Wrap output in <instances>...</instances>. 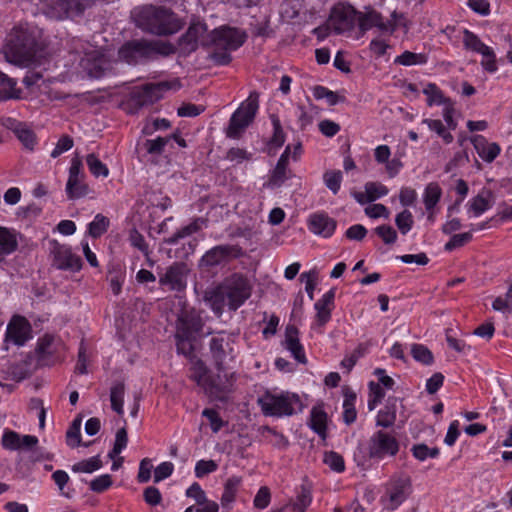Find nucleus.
<instances>
[{"label": "nucleus", "instance_id": "nucleus-1", "mask_svg": "<svg viewBox=\"0 0 512 512\" xmlns=\"http://www.w3.org/2000/svg\"><path fill=\"white\" fill-rule=\"evenodd\" d=\"M252 293V284L242 274L234 273L226 277L213 290L206 292L205 300L211 309L220 316L227 306L230 311H236Z\"/></svg>", "mask_w": 512, "mask_h": 512}, {"label": "nucleus", "instance_id": "nucleus-2", "mask_svg": "<svg viewBox=\"0 0 512 512\" xmlns=\"http://www.w3.org/2000/svg\"><path fill=\"white\" fill-rule=\"evenodd\" d=\"M131 17L142 31L157 36L175 34L182 26L176 14L163 6L144 5L134 8Z\"/></svg>", "mask_w": 512, "mask_h": 512}, {"label": "nucleus", "instance_id": "nucleus-3", "mask_svg": "<svg viewBox=\"0 0 512 512\" xmlns=\"http://www.w3.org/2000/svg\"><path fill=\"white\" fill-rule=\"evenodd\" d=\"M37 31L27 23L13 27L4 46L6 59L17 65H28L37 52Z\"/></svg>", "mask_w": 512, "mask_h": 512}, {"label": "nucleus", "instance_id": "nucleus-4", "mask_svg": "<svg viewBox=\"0 0 512 512\" xmlns=\"http://www.w3.org/2000/svg\"><path fill=\"white\" fill-rule=\"evenodd\" d=\"M175 53V47L164 41L134 40L127 42L119 49V58L128 64H136L141 60L155 59L158 55L169 56Z\"/></svg>", "mask_w": 512, "mask_h": 512}, {"label": "nucleus", "instance_id": "nucleus-5", "mask_svg": "<svg viewBox=\"0 0 512 512\" xmlns=\"http://www.w3.org/2000/svg\"><path fill=\"white\" fill-rule=\"evenodd\" d=\"M245 32L232 27L223 26L212 32L211 41L214 52L211 58L216 64L227 65L231 62L230 51L238 49L246 40Z\"/></svg>", "mask_w": 512, "mask_h": 512}, {"label": "nucleus", "instance_id": "nucleus-6", "mask_svg": "<svg viewBox=\"0 0 512 512\" xmlns=\"http://www.w3.org/2000/svg\"><path fill=\"white\" fill-rule=\"evenodd\" d=\"M258 109L259 93L252 91L232 114L226 129V136L233 139L240 138L245 129L253 122Z\"/></svg>", "mask_w": 512, "mask_h": 512}, {"label": "nucleus", "instance_id": "nucleus-7", "mask_svg": "<svg viewBox=\"0 0 512 512\" xmlns=\"http://www.w3.org/2000/svg\"><path fill=\"white\" fill-rule=\"evenodd\" d=\"M258 404L264 415L282 417L293 415L296 412V407H300L301 402L299 396L293 393L272 394L266 392L258 398Z\"/></svg>", "mask_w": 512, "mask_h": 512}, {"label": "nucleus", "instance_id": "nucleus-8", "mask_svg": "<svg viewBox=\"0 0 512 512\" xmlns=\"http://www.w3.org/2000/svg\"><path fill=\"white\" fill-rule=\"evenodd\" d=\"M235 382L234 372H229L228 369L217 370L215 374L210 373L203 390L211 400L226 401L234 391Z\"/></svg>", "mask_w": 512, "mask_h": 512}, {"label": "nucleus", "instance_id": "nucleus-9", "mask_svg": "<svg viewBox=\"0 0 512 512\" xmlns=\"http://www.w3.org/2000/svg\"><path fill=\"white\" fill-rule=\"evenodd\" d=\"M96 0H52L47 4L45 13L53 19L62 20L67 17L81 15Z\"/></svg>", "mask_w": 512, "mask_h": 512}, {"label": "nucleus", "instance_id": "nucleus-10", "mask_svg": "<svg viewBox=\"0 0 512 512\" xmlns=\"http://www.w3.org/2000/svg\"><path fill=\"white\" fill-rule=\"evenodd\" d=\"M399 451L397 439L382 430L375 432L368 442V455L371 459H384L395 456Z\"/></svg>", "mask_w": 512, "mask_h": 512}, {"label": "nucleus", "instance_id": "nucleus-11", "mask_svg": "<svg viewBox=\"0 0 512 512\" xmlns=\"http://www.w3.org/2000/svg\"><path fill=\"white\" fill-rule=\"evenodd\" d=\"M181 87L179 80L162 81L158 83H149L134 93L133 99L136 105L143 107L151 105L163 97V94L169 90H178Z\"/></svg>", "mask_w": 512, "mask_h": 512}, {"label": "nucleus", "instance_id": "nucleus-12", "mask_svg": "<svg viewBox=\"0 0 512 512\" xmlns=\"http://www.w3.org/2000/svg\"><path fill=\"white\" fill-rule=\"evenodd\" d=\"M50 245V255L52 265L59 270L79 271L82 267L81 258L74 254L68 245L60 244L52 240Z\"/></svg>", "mask_w": 512, "mask_h": 512}, {"label": "nucleus", "instance_id": "nucleus-13", "mask_svg": "<svg viewBox=\"0 0 512 512\" xmlns=\"http://www.w3.org/2000/svg\"><path fill=\"white\" fill-rule=\"evenodd\" d=\"M209 347L216 370L228 369L229 362L234 359L229 338L218 333L211 338Z\"/></svg>", "mask_w": 512, "mask_h": 512}, {"label": "nucleus", "instance_id": "nucleus-14", "mask_svg": "<svg viewBox=\"0 0 512 512\" xmlns=\"http://www.w3.org/2000/svg\"><path fill=\"white\" fill-rule=\"evenodd\" d=\"M358 13L350 5H337L330 14V24L337 34L351 31L358 21Z\"/></svg>", "mask_w": 512, "mask_h": 512}, {"label": "nucleus", "instance_id": "nucleus-15", "mask_svg": "<svg viewBox=\"0 0 512 512\" xmlns=\"http://www.w3.org/2000/svg\"><path fill=\"white\" fill-rule=\"evenodd\" d=\"M243 254L237 245H218L208 250L202 257L201 263L213 267L227 262L232 258H238Z\"/></svg>", "mask_w": 512, "mask_h": 512}, {"label": "nucleus", "instance_id": "nucleus-16", "mask_svg": "<svg viewBox=\"0 0 512 512\" xmlns=\"http://www.w3.org/2000/svg\"><path fill=\"white\" fill-rule=\"evenodd\" d=\"M80 65L91 78H100L112 69V62L99 51L86 54Z\"/></svg>", "mask_w": 512, "mask_h": 512}, {"label": "nucleus", "instance_id": "nucleus-17", "mask_svg": "<svg viewBox=\"0 0 512 512\" xmlns=\"http://www.w3.org/2000/svg\"><path fill=\"white\" fill-rule=\"evenodd\" d=\"M393 21H384L381 14L372 10L367 13H359L358 14V24L362 33H365L367 30L372 27H377L381 31L391 32L393 33L396 29V19L398 18V14L394 11L391 14Z\"/></svg>", "mask_w": 512, "mask_h": 512}, {"label": "nucleus", "instance_id": "nucleus-18", "mask_svg": "<svg viewBox=\"0 0 512 512\" xmlns=\"http://www.w3.org/2000/svg\"><path fill=\"white\" fill-rule=\"evenodd\" d=\"M207 32V26L204 23H192L186 33L179 39V45L184 53L195 51L198 44L205 45L204 35Z\"/></svg>", "mask_w": 512, "mask_h": 512}, {"label": "nucleus", "instance_id": "nucleus-19", "mask_svg": "<svg viewBox=\"0 0 512 512\" xmlns=\"http://www.w3.org/2000/svg\"><path fill=\"white\" fill-rule=\"evenodd\" d=\"M30 333L29 322L22 316H14L8 324L6 339L22 346L31 337Z\"/></svg>", "mask_w": 512, "mask_h": 512}, {"label": "nucleus", "instance_id": "nucleus-20", "mask_svg": "<svg viewBox=\"0 0 512 512\" xmlns=\"http://www.w3.org/2000/svg\"><path fill=\"white\" fill-rule=\"evenodd\" d=\"M159 284L167 286L170 290L180 291L186 286V271L185 265L181 263H174L159 278Z\"/></svg>", "mask_w": 512, "mask_h": 512}, {"label": "nucleus", "instance_id": "nucleus-21", "mask_svg": "<svg viewBox=\"0 0 512 512\" xmlns=\"http://www.w3.org/2000/svg\"><path fill=\"white\" fill-rule=\"evenodd\" d=\"M336 221L326 213H314L308 219L309 230L324 238L330 237L336 229Z\"/></svg>", "mask_w": 512, "mask_h": 512}, {"label": "nucleus", "instance_id": "nucleus-22", "mask_svg": "<svg viewBox=\"0 0 512 512\" xmlns=\"http://www.w3.org/2000/svg\"><path fill=\"white\" fill-rule=\"evenodd\" d=\"M283 345L288 351H290L297 362L301 364L307 363L304 348L299 340V330L296 326L291 324L286 326Z\"/></svg>", "mask_w": 512, "mask_h": 512}, {"label": "nucleus", "instance_id": "nucleus-23", "mask_svg": "<svg viewBox=\"0 0 512 512\" xmlns=\"http://www.w3.org/2000/svg\"><path fill=\"white\" fill-rule=\"evenodd\" d=\"M471 141L480 158L487 163L493 162L500 154V146L497 143H488L482 135L474 136Z\"/></svg>", "mask_w": 512, "mask_h": 512}, {"label": "nucleus", "instance_id": "nucleus-24", "mask_svg": "<svg viewBox=\"0 0 512 512\" xmlns=\"http://www.w3.org/2000/svg\"><path fill=\"white\" fill-rule=\"evenodd\" d=\"M334 289L329 290L315 303L316 324L320 327L324 326L331 318V311L334 306Z\"/></svg>", "mask_w": 512, "mask_h": 512}, {"label": "nucleus", "instance_id": "nucleus-25", "mask_svg": "<svg viewBox=\"0 0 512 512\" xmlns=\"http://www.w3.org/2000/svg\"><path fill=\"white\" fill-rule=\"evenodd\" d=\"M397 413V398L390 397L387 399L385 406L378 411L376 417V426L389 428L394 425Z\"/></svg>", "mask_w": 512, "mask_h": 512}, {"label": "nucleus", "instance_id": "nucleus-26", "mask_svg": "<svg viewBox=\"0 0 512 512\" xmlns=\"http://www.w3.org/2000/svg\"><path fill=\"white\" fill-rule=\"evenodd\" d=\"M290 153V146H287L282 153L278 162L269 178L268 185L271 187H280L287 179L286 172L288 166V159Z\"/></svg>", "mask_w": 512, "mask_h": 512}, {"label": "nucleus", "instance_id": "nucleus-27", "mask_svg": "<svg viewBox=\"0 0 512 512\" xmlns=\"http://www.w3.org/2000/svg\"><path fill=\"white\" fill-rule=\"evenodd\" d=\"M410 487L411 482L409 478H401L393 484L389 494L391 509L398 507L407 498Z\"/></svg>", "mask_w": 512, "mask_h": 512}, {"label": "nucleus", "instance_id": "nucleus-28", "mask_svg": "<svg viewBox=\"0 0 512 512\" xmlns=\"http://www.w3.org/2000/svg\"><path fill=\"white\" fill-rule=\"evenodd\" d=\"M16 80L0 71V100L20 99L21 90L16 88Z\"/></svg>", "mask_w": 512, "mask_h": 512}, {"label": "nucleus", "instance_id": "nucleus-29", "mask_svg": "<svg viewBox=\"0 0 512 512\" xmlns=\"http://www.w3.org/2000/svg\"><path fill=\"white\" fill-rule=\"evenodd\" d=\"M8 121L13 124L12 129L24 147L29 150H33L36 143V136L34 132L25 124L16 122L14 119L9 118Z\"/></svg>", "mask_w": 512, "mask_h": 512}, {"label": "nucleus", "instance_id": "nucleus-30", "mask_svg": "<svg viewBox=\"0 0 512 512\" xmlns=\"http://www.w3.org/2000/svg\"><path fill=\"white\" fill-rule=\"evenodd\" d=\"M18 247L16 235L6 227L0 226V261L13 253Z\"/></svg>", "mask_w": 512, "mask_h": 512}, {"label": "nucleus", "instance_id": "nucleus-31", "mask_svg": "<svg viewBox=\"0 0 512 512\" xmlns=\"http://www.w3.org/2000/svg\"><path fill=\"white\" fill-rule=\"evenodd\" d=\"M442 196V189L437 182L426 185L423 193V202L427 211H432Z\"/></svg>", "mask_w": 512, "mask_h": 512}, {"label": "nucleus", "instance_id": "nucleus-32", "mask_svg": "<svg viewBox=\"0 0 512 512\" xmlns=\"http://www.w3.org/2000/svg\"><path fill=\"white\" fill-rule=\"evenodd\" d=\"M327 414L322 407L316 406L311 410L310 427L321 437L326 435Z\"/></svg>", "mask_w": 512, "mask_h": 512}, {"label": "nucleus", "instance_id": "nucleus-33", "mask_svg": "<svg viewBox=\"0 0 512 512\" xmlns=\"http://www.w3.org/2000/svg\"><path fill=\"white\" fill-rule=\"evenodd\" d=\"M210 373L205 363L200 359H194L191 363L190 368V379L195 381L198 386L204 389L205 384L208 381Z\"/></svg>", "mask_w": 512, "mask_h": 512}, {"label": "nucleus", "instance_id": "nucleus-34", "mask_svg": "<svg viewBox=\"0 0 512 512\" xmlns=\"http://www.w3.org/2000/svg\"><path fill=\"white\" fill-rule=\"evenodd\" d=\"M89 188L83 182V177L68 178L66 193L69 199H78L88 194Z\"/></svg>", "mask_w": 512, "mask_h": 512}, {"label": "nucleus", "instance_id": "nucleus-35", "mask_svg": "<svg viewBox=\"0 0 512 512\" xmlns=\"http://www.w3.org/2000/svg\"><path fill=\"white\" fill-rule=\"evenodd\" d=\"M202 222L203 221L200 218L195 219L190 224H188V225L182 227L181 229H179L176 233H174L169 238H166L164 240V242L166 244H169V245L176 244L180 239L188 237V236L198 232L201 229V223Z\"/></svg>", "mask_w": 512, "mask_h": 512}, {"label": "nucleus", "instance_id": "nucleus-36", "mask_svg": "<svg viewBox=\"0 0 512 512\" xmlns=\"http://www.w3.org/2000/svg\"><path fill=\"white\" fill-rule=\"evenodd\" d=\"M491 196L492 192L489 190L478 194L470 201L469 210L472 211L475 216H480L491 207L489 201Z\"/></svg>", "mask_w": 512, "mask_h": 512}, {"label": "nucleus", "instance_id": "nucleus-37", "mask_svg": "<svg viewBox=\"0 0 512 512\" xmlns=\"http://www.w3.org/2000/svg\"><path fill=\"white\" fill-rule=\"evenodd\" d=\"M240 483L241 478L235 476L226 481L221 497V504L223 507H228L234 502Z\"/></svg>", "mask_w": 512, "mask_h": 512}, {"label": "nucleus", "instance_id": "nucleus-38", "mask_svg": "<svg viewBox=\"0 0 512 512\" xmlns=\"http://www.w3.org/2000/svg\"><path fill=\"white\" fill-rule=\"evenodd\" d=\"M463 43L466 49L480 54H489V46L485 45L479 37L469 30L464 31Z\"/></svg>", "mask_w": 512, "mask_h": 512}, {"label": "nucleus", "instance_id": "nucleus-39", "mask_svg": "<svg viewBox=\"0 0 512 512\" xmlns=\"http://www.w3.org/2000/svg\"><path fill=\"white\" fill-rule=\"evenodd\" d=\"M125 386L122 382L115 383L110 390V401L112 409L119 415L123 414V397Z\"/></svg>", "mask_w": 512, "mask_h": 512}, {"label": "nucleus", "instance_id": "nucleus-40", "mask_svg": "<svg viewBox=\"0 0 512 512\" xmlns=\"http://www.w3.org/2000/svg\"><path fill=\"white\" fill-rule=\"evenodd\" d=\"M355 401L356 395L354 393H345V398L343 402V420L347 425L354 423L357 418Z\"/></svg>", "mask_w": 512, "mask_h": 512}, {"label": "nucleus", "instance_id": "nucleus-41", "mask_svg": "<svg viewBox=\"0 0 512 512\" xmlns=\"http://www.w3.org/2000/svg\"><path fill=\"white\" fill-rule=\"evenodd\" d=\"M179 320L180 324L177 331L187 332L189 336L194 337V335L202 329V323L199 317L185 315Z\"/></svg>", "mask_w": 512, "mask_h": 512}, {"label": "nucleus", "instance_id": "nucleus-42", "mask_svg": "<svg viewBox=\"0 0 512 512\" xmlns=\"http://www.w3.org/2000/svg\"><path fill=\"white\" fill-rule=\"evenodd\" d=\"M175 338L177 351L187 357L191 356L194 351V337L189 336L187 332L177 331Z\"/></svg>", "mask_w": 512, "mask_h": 512}, {"label": "nucleus", "instance_id": "nucleus-43", "mask_svg": "<svg viewBox=\"0 0 512 512\" xmlns=\"http://www.w3.org/2000/svg\"><path fill=\"white\" fill-rule=\"evenodd\" d=\"M423 93L427 96L429 106L449 103V100L444 97L441 90L434 83H428L423 89Z\"/></svg>", "mask_w": 512, "mask_h": 512}, {"label": "nucleus", "instance_id": "nucleus-44", "mask_svg": "<svg viewBox=\"0 0 512 512\" xmlns=\"http://www.w3.org/2000/svg\"><path fill=\"white\" fill-rule=\"evenodd\" d=\"M109 219L102 214H97L94 220L89 224L88 232L93 238L103 235L109 227Z\"/></svg>", "mask_w": 512, "mask_h": 512}, {"label": "nucleus", "instance_id": "nucleus-45", "mask_svg": "<svg viewBox=\"0 0 512 512\" xmlns=\"http://www.w3.org/2000/svg\"><path fill=\"white\" fill-rule=\"evenodd\" d=\"M86 163L92 175L95 177H107L109 170L107 166L93 153L86 156Z\"/></svg>", "mask_w": 512, "mask_h": 512}, {"label": "nucleus", "instance_id": "nucleus-46", "mask_svg": "<svg viewBox=\"0 0 512 512\" xmlns=\"http://www.w3.org/2000/svg\"><path fill=\"white\" fill-rule=\"evenodd\" d=\"M102 467V461L99 456H94L86 460H82L72 466L74 472L92 473Z\"/></svg>", "mask_w": 512, "mask_h": 512}, {"label": "nucleus", "instance_id": "nucleus-47", "mask_svg": "<svg viewBox=\"0 0 512 512\" xmlns=\"http://www.w3.org/2000/svg\"><path fill=\"white\" fill-rule=\"evenodd\" d=\"M342 172L340 170H329L323 175L326 187L333 193L337 194L341 187Z\"/></svg>", "mask_w": 512, "mask_h": 512}, {"label": "nucleus", "instance_id": "nucleus-48", "mask_svg": "<svg viewBox=\"0 0 512 512\" xmlns=\"http://www.w3.org/2000/svg\"><path fill=\"white\" fill-rule=\"evenodd\" d=\"M81 422V417H76L66 432L67 444L71 447H77L81 444Z\"/></svg>", "mask_w": 512, "mask_h": 512}, {"label": "nucleus", "instance_id": "nucleus-49", "mask_svg": "<svg viewBox=\"0 0 512 512\" xmlns=\"http://www.w3.org/2000/svg\"><path fill=\"white\" fill-rule=\"evenodd\" d=\"M413 358L425 365H430L434 361L432 352L422 344H413L411 348Z\"/></svg>", "mask_w": 512, "mask_h": 512}, {"label": "nucleus", "instance_id": "nucleus-50", "mask_svg": "<svg viewBox=\"0 0 512 512\" xmlns=\"http://www.w3.org/2000/svg\"><path fill=\"white\" fill-rule=\"evenodd\" d=\"M395 224L403 235L407 234L414 224L412 213L409 210H403L396 215Z\"/></svg>", "mask_w": 512, "mask_h": 512}, {"label": "nucleus", "instance_id": "nucleus-51", "mask_svg": "<svg viewBox=\"0 0 512 512\" xmlns=\"http://www.w3.org/2000/svg\"><path fill=\"white\" fill-rule=\"evenodd\" d=\"M413 456L419 461H424L427 458H436L439 455L437 447L429 448L426 444H416L411 449Z\"/></svg>", "mask_w": 512, "mask_h": 512}, {"label": "nucleus", "instance_id": "nucleus-52", "mask_svg": "<svg viewBox=\"0 0 512 512\" xmlns=\"http://www.w3.org/2000/svg\"><path fill=\"white\" fill-rule=\"evenodd\" d=\"M426 58L423 54H416L410 51H405L395 59L396 64L411 66L416 64H423Z\"/></svg>", "mask_w": 512, "mask_h": 512}, {"label": "nucleus", "instance_id": "nucleus-53", "mask_svg": "<svg viewBox=\"0 0 512 512\" xmlns=\"http://www.w3.org/2000/svg\"><path fill=\"white\" fill-rule=\"evenodd\" d=\"M324 463L335 472L341 473L345 470V462L343 457L334 451L325 453Z\"/></svg>", "mask_w": 512, "mask_h": 512}, {"label": "nucleus", "instance_id": "nucleus-54", "mask_svg": "<svg viewBox=\"0 0 512 512\" xmlns=\"http://www.w3.org/2000/svg\"><path fill=\"white\" fill-rule=\"evenodd\" d=\"M171 137H157L156 139H148L144 143V147L149 154H161L165 146L169 143Z\"/></svg>", "mask_w": 512, "mask_h": 512}, {"label": "nucleus", "instance_id": "nucleus-55", "mask_svg": "<svg viewBox=\"0 0 512 512\" xmlns=\"http://www.w3.org/2000/svg\"><path fill=\"white\" fill-rule=\"evenodd\" d=\"M312 496L310 490L302 487L300 493L297 495L296 500L292 504L294 511L305 512L308 506L311 504Z\"/></svg>", "mask_w": 512, "mask_h": 512}, {"label": "nucleus", "instance_id": "nucleus-56", "mask_svg": "<svg viewBox=\"0 0 512 512\" xmlns=\"http://www.w3.org/2000/svg\"><path fill=\"white\" fill-rule=\"evenodd\" d=\"M365 190L371 202L388 194V188L379 182H367Z\"/></svg>", "mask_w": 512, "mask_h": 512}, {"label": "nucleus", "instance_id": "nucleus-57", "mask_svg": "<svg viewBox=\"0 0 512 512\" xmlns=\"http://www.w3.org/2000/svg\"><path fill=\"white\" fill-rule=\"evenodd\" d=\"M313 96L316 99H326L329 105H336L340 97L324 86L317 85L313 88Z\"/></svg>", "mask_w": 512, "mask_h": 512}, {"label": "nucleus", "instance_id": "nucleus-58", "mask_svg": "<svg viewBox=\"0 0 512 512\" xmlns=\"http://www.w3.org/2000/svg\"><path fill=\"white\" fill-rule=\"evenodd\" d=\"M2 446L8 450L21 449L20 434L12 430H6L2 436Z\"/></svg>", "mask_w": 512, "mask_h": 512}, {"label": "nucleus", "instance_id": "nucleus-59", "mask_svg": "<svg viewBox=\"0 0 512 512\" xmlns=\"http://www.w3.org/2000/svg\"><path fill=\"white\" fill-rule=\"evenodd\" d=\"M186 496L195 500V502L200 506L206 505V503L212 502L206 498V494L204 490L198 483H193L187 490Z\"/></svg>", "mask_w": 512, "mask_h": 512}, {"label": "nucleus", "instance_id": "nucleus-60", "mask_svg": "<svg viewBox=\"0 0 512 512\" xmlns=\"http://www.w3.org/2000/svg\"><path fill=\"white\" fill-rule=\"evenodd\" d=\"M270 119L274 129V133L271 138V144L275 145L276 147H281L285 141V134L283 132L280 120L275 114H272Z\"/></svg>", "mask_w": 512, "mask_h": 512}, {"label": "nucleus", "instance_id": "nucleus-61", "mask_svg": "<svg viewBox=\"0 0 512 512\" xmlns=\"http://www.w3.org/2000/svg\"><path fill=\"white\" fill-rule=\"evenodd\" d=\"M472 233L465 232L453 235L450 240L445 244L446 251H452L456 248L462 247L472 240Z\"/></svg>", "mask_w": 512, "mask_h": 512}, {"label": "nucleus", "instance_id": "nucleus-62", "mask_svg": "<svg viewBox=\"0 0 512 512\" xmlns=\"http://www.w3.org/2000/svg\"><path fill=\"white\" fill-rule=\"evenodd\" d=\"M374 231L385 244L391 245L397 240V232L390 225H380L376 227Z\"/></svg>", "mask_w": 512, "mask_h": 512}, {"label": "nucleus", "instance_id": "nucleus-63", "mask_svg": "<svg viewBox=\"0 0 512 512\" xmlns=\"http://www.w3.org/2000/svg\"><path fill=\"white\" fill-rule=\"evenodd\" d=\"M128 436L126 428H121L117 431L115 436V443L112 451L109 453V457L113 458L115 455H118L122 452V450L127 446Z\"/></svg>", "mask_w": 512, "mask_h": 512}, {"label": "nucleus", "instance_id": "nucleus-64", "mask_svg": "<svg viewBox=\"0 0 512 512\" xmlns=\"http://www.w3.org/2000/svg\"><path fill=\"white\" fill-rule=\"evenodd\" d=\"M113 481L109 474L101 475L90 482V489L96 493H102L111 487Z\"/></svg>", "mask_w": 512, "mask_h": 512}]
</instances>
